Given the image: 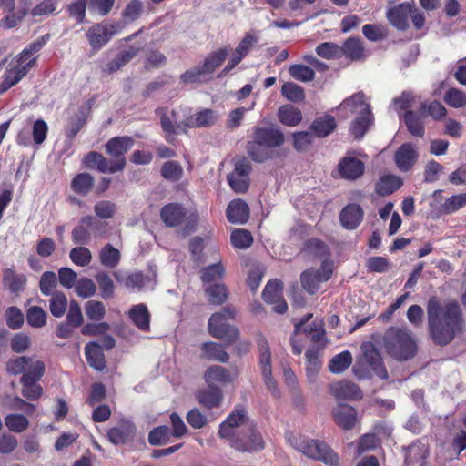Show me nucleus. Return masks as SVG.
<instances>
[{
  "instance_id": "nucleus-1",
  "label": "nucleus",
  "mask_w": 466,
  "mask_h": 466,
  "mask_svg": "<svg viewBox=\"0 0 466 466\" xmlns=\"http://www.w3.org/2000/svg\"><path fill=\"white\" fill-rule=\"evenodd\" d=\"M427 319L431 338L441 346L451 343L464 328L461 309L456 300L441 305L436 297H431L427 303Z\"/></svg>"
},
{
  "instance_id": "nucleus-2",
  "label": "nucleus",
  "mask_w": 466,
  "mask_h": 466,
  "mask_svg": "<svg viewBox=\"0 0 466 466\" xmlns=\"http://www.w3.org/2000/svg\"><path fill=\"white\" fill-rule=\"evenodd\" d=\"M386 352L397 360H408L417 353V343L412 332L406 328L390 327L383 336Z\"/></svg>"
},
{
  "instance_id": "nucleus-3",
  "label": "nucleus",
  "mask_w": 466,
  "mask_h": 466,
  "mask_svg": "<svg viewBox=\"0 0 466 466\" xmlns=\"http://www.w3.org/2000/svg\"><path fill=\"white\" fill-rule=\"evenodd\" d=\"M286 440L291 447L308 458L330 466H336L339 463L338 455L325 442L309 439L297 432H288Z\"/></svg>"
},
{
  "instance_id": "nucleus-4",
  "label": "nucleus",
  "mask_w": 466,
  "mask_h": 466,
  "mask_svg": "<svg viewBox=\"0 0 466 466\" xmlns=\"http://www.w3.org/2000/svg\"><path fill=\"white\" fill-rule=\"evenodd\" d=\"M236 310L233 308H223L219 312L214 313L208 320V331L217 339H223L228 345L234 343L238 338L237 328L227 323L234 319Z\"/></svg>"
},
{
  "instance_id": "nucleus-5",
  "label": "nucleus",
  "mask_w": 466,
  "mask_h": 466,
  "mask_svg": "<svg viewBox=\"0 0 466 466\" xmlns=\"http://www.w3.org/2000/svg\"><path fill=\"white\" fill-rule=\"evenodd\" d=\"M125 27L121 21L102 22L93 25L86 31V38L94 50H100Z\"/></svg>"
},
{
  "instance_id": "nucleus-6",
  "label": "nucleus",
  "mask_w": 466,
  "mask_h": 466,
  "mask_svg": "<svg viewBox=\"0 0 466 466\" xmlns=\"http://www.w3.org/2000/svg\"><path fill=\"white\" fill-rule=\"evenodd\" d=\"M238 434V436L228 441V444L234 450L251 453L265 448L262 435L254 424L247 425L246 429H242Z\"/></svg>"
},
{
  "instance_id": "nucleus-7",
  "label": "nucleus",
  "mask_w": 466,
  "mask_h": 466,
  "mask_svg": "<svg viewBox=\"0 0 466 466\" xmlns=\"http://www.w3.org/2000/svg\"><path fill=\"white\" fill-rule=\"evenodd\" d=\"M10 374L17 375L23 373L22 377L28 379H41L45 373V364L38 358L33 356H21L10 360L6 367Z\"/></svg>"
},
{
  "instance_id": "nucleus-8",
  "label": "nucleus",
  "mask_w": 466,
  "mask_h": 466,
  "mask_svg": "<svg viewBox=\"0 0 466 466\" xmlns=\"http://www.w3.org/2000/svg\"><path fill=\"white\" fill-rule=\"evenodd\" d=\"M257 344L259 351L258 363L265 385L275 398H279V391L278 390L277 382L272 377L271 352L269 345L266 338L260 334L257 337Z\"/></svg>"
},
{
  "instance_id": "nucleus-9",
  "label": "nucleus",
  "mask_w": 466,
  "mask_h": 466,
  "mask_svg": "<svg viewBox=\"0 0 466 466\" xmlns=\"http://www.w3.org/2000/svg\"><path fill=\"white\" fill-rule=\"evenodd\" d=\"M252 424L247 410L243 408H236L219 425L218 435L228 442L238 436L242 429H246L247 425Z\"/></svg>"
},
{
  "instance_id": "nucleus-10",
  "label": "nucleus",
  "mask_w": 466,
  "mask_h": 466,
  "mask_svg": "<svg viewBox=\"0 0 466 466\" xmlns=\"http://www.w3.org/2000/svg\"><path fill=\"white\" fill-rule=\"evenodd\" d=\"M233 162L234 169L227 176V180L232 190L242 194L249 187L251 166L245 157H236Z\"/></svg>"
},
{
  "instance_id": "nucleus-11",
  "label": "nucleus",
  "mask_w": 466,
  "mask_h": 466,
  "mask_svg": "<svg viewBox=\"0 0 466 466\" xmlns=\"http://www.w3.org/2000/svg\"><path fill=\"white\" fill-rule=\"evenodd\" d=\"M332 272V263L330 261H324L319 268H309L302 272L300 276L302 287L309 294H314L319 289L321 283L326 282L330 279Z\"/></svg>"
},
{
  "instance_id": "nucleus-12",
  "label": "nucleus",
  "mask_w": 466,
  "mask_h": 466,
  "mask_svg": "<svg viewBox=\"0 0 466 466\" xmlns=\"http://www.w3.org/2000/svg\"><path fill=\"white\" fill-rule=\"evenodd\" d=\"M362 361L381 380L388 379V372L383 365L381 356L375 345L371 342H364L360 346Z\"/></svg>"
},
{
  "instance_id": "nucleus-13",
  "label": "nucleus",
  "mask_w": 466,
  "mask_h": 466,
  "mask_svg": "<svg viewBox=\"0 0 466 466\" xmlns=\"http://www.w3.org/2000/svg\"><path fill=\"white\" fill-rule=\"evenodd\" d=\"M35 59H31L29 63L22 64L18 59L12 60L5 73L4 80L0 85V94L5 93L9 88L16 85L34 66Z\"/></svg>"
},
{
  "instance_id": "nucleus-14",
  "label": "nucleus",
  "mask_w": 466,
  "mask_h": 466,
  "mask_svg": "<svg viewBox=\"0 0 466 466\" xmlns=\"http://www.w3.org/2000/svg\"><path fill=\"white\" fill-rule=\"evenodd\" d=\"M84 163L88 168H96L101 173H116L122 171L127 160L119 159L108 162L102 154L91 151L84 158Z\"/></svg>"
},
{
  "instance_id": "nucleus-15",
  "label": "nucleus",
  "mask_w": 466,
  "mask_h": 466,
  "mask_svg": "<svg viewBox=\"0 0 466 466\" xmlns=\"http://www.w3.org/2000/svg\"><path fill=\"white\" fill-rule=\"evenodd\" d=\"M413 4V2H405L389 7L386 12L389 23L398 30H407L409 27L408 18L412 12Z\"/></svg>"
},
{
  "instance_id": "nucleus-16",
  "label": "nucleus",
  "mask_w": 466,
  "mask_h": 466,
  "mask_svg": "<svg viewBox=\"0 0 466 466\" xmlns=\"http://www.w3.org/2000/svg\"><path fill=\"white\" fill-rule=\"evenodd\" d=\"M281 282L275 279L267 284L262 293L264 300L274 305L272 309L277 313H284L288 309L286 301L281 297Z\"/></svg>"
},
{
  "instance_id": "nucleus-17",
  "label": "nucleus",
  "mask_w": 466,
  "mask_h": 466,
  "mask_svg": "<svg viewBox=\"0 0 466 466\" xmlns=\"http://www.w3.org/2000/svg\"><path fill=\"white\" fill-rule=\"evenodd\" d=\"M417 159L416 147L410 143H404L395 152L394 160L400 171H409L415 165Z\"/></svg>"
},
{
  "instance_id": "nucleus-18",
  "label": "nucleus",
  "mask_w": 466,
  "mask_h": 466,
  "mask_svg": "<svg viewBox=\"0 0 466 466\" xmlns=\"http://www.w3.org/2000/svg\"><path fill=\"white\" fill-rule=\"evenodd\" d=\"M135 141L131 137H115L105 145L106 152L114 157L116 160H126L125 155L134 146Z\"/></svg>"
},
{
  "instance_id": "nucleus-19",
  "label": "nucleus",
  "mask_w": 466,
  "mask_h": 466,
  "mask_svg": "<svg viewBox=\"0 0 466 466\" xmlns=\"http://www.w3.org/2000/svg\"><path fill=\"white\" fill-rule=\"evenodd\" d=\"M186 208L177 203H170L164 206L160 210V217L167 227H177L181 225L187 218Z\"/></svg>"
},
{
  "instance_id": "nucleus-20",
  "label": "nucleus",
  "mask_w": 466,
  "mask_h": 466,
  "mask_svg": "<svg viewBox=\"0 0 466 466\" xmlns=\"http://www.w3.org/2000/svg\"><path fill=\"white\" fill-rule=\"evenodd\" d=\"M340 176L348 180H356L364 173V164L361 160L350 157H344L339 163Z\"/></svg>"
},
{
  "instance_id": "nucleus-21",
  "label": "nucleus",
  "mask_w": 466,
  "mask_h": 466,
  "mask_svg": "<svg viewBox=\"0 0 466 466\" xmlns=\"http://www.w3.org/2000/svg\"><path fill=\"white\" fill-rule=\"evenodd\" d=\"M339 110H349L351 115H371L370 105L367 103L362 92H358L345 99L338 107Z\"/></svg>"
},
{
  "instance_id": "nucleus-22",
  "label": "nucleus",
  "mask_w": 466,
  "mask_h": 466,
  "mask_svg": "<svg viewBox=\"0 0 466 466\" xmlns=\"http://www.w3.org/2000/svg\"><path fill=\"white\" fill-rule=\"evenodd\" d=\"M253 139L268 148L277 147L284 143V135L279 129L257 127Z\"/></svg>"
},
{
  "instance_id": "nucleus-23",
  "label": "nucleus",
  "mask_w": 466,
  "mask_h": 466,
  "mask_svg": "<svg viewBox=\"0 0 466 466\" xmlns=\"http://www.w3.org/2000/svg\"><path fill=\"white\" fill-rule=\"evenodd\" d=\"M331 393L341 400H358L362 397L361 390L353 382L340 380L330 385Z\"/></svg>"
},
{
  "instance_id": "nucleus-24",
  "label": "nucleus",
  "mask_w": 466,
  "mask_h": 466,
  "mask_svg": "<svg viewBox=\"0 0 466 466\" xmlns=\"http://www.w3.org/2000/svg\"><path fill=\"white\" fill-rule=\"evenodd\" d=\"M226 216L230 223L244 224L249 218V208L241 199L232 200L226 209Z\"/></svg>"
},
{
  "instance_id": "nucleus-25",
  "label": "nucleus",
  "mask_w": 466,
  "mask_h": 466,
  "mask_svg": "<svg viewBox=\"0 0 466 466\" xmlns=\"http://www.w3.org/2000/svg\"><path fill=\"white\" fill-rule=\"evenodd\" d=\"M405 451V466H415L416 464H424V461L428 456V446L421 441L413 442L404 449Z\"/></svg>"
},
{
  "instance_id": "nucleus-26",
  "label": "nucleus",
  "mask_w": 466,
  "mask_h": 466,
  "mask_svg": "<svg viewBox=\"0 0 466 466\" xmlns=\"http://www.w3.org/2000/svg\"><path fill=\"white\" fill-rule=\"evenodd\" d=\"M363 218V210L357 204L346 206L340 212L339 220L343 228L347 229L356 228Z\"/></svg>"
},
{
  "instance_id": "nucleus-27",
  "label": "nucleus",
  "mask_w": 466,
  "mask_h": 466,
  "mask_svg": "<svg viewBox=\"0 0 466 466\" xmlns=\"http://www.w3.org/2000/svg\"><path fill=\"white\" fill-rule=\"evenodd\" d=\"M341 56H345L351 61L364 60L368 56V53L363 46L360 39L357 37L348 38L342 46H340Z\"/></svg>"
},
{
  "instance_id": "nucleus-28",
  "label": "nucleus",
  "mask_w": 466,
  "mask_h": 466,
  "mask_svg": "<svg viewBox=\"0 0 466 466\" xmlns=\"http://www.w3.org/2000/svg\"><path fill=\"white\" fill-rule=\"evenodd\" d=\"M333 416L339 427L350 430L355 425L357 413L351 406L340 404L334 408Z\"/></svg>"
},
{
  "instance_id": "nucleus-29",
  "label": "nucleus",
  "mask_w": 466,
  "mask_h": 466,
  "mask_svg": "<svg viewBox=\"0 0 466 466\" xmlns=\"http://www.w3.org/2000/svg\"><path fill=\"white\" fill-rule=\"evenodd\" d=\"M133 324L141 331H148L150 328V313L145 304L134 305L128 311Z\"/></svg>"
},
{
  "instance_id": "nucleus-30",
  "label": "nucleus",
  "mask_w": 466,
  "mask_h": 466,
  "mask_svg": "<svg viewBox=\"0 0 466 466\" xmlns=\"http://www.w3.org/2000/svg\"><path fill=\"white\" fill-rule=\"evenodd\" d=\"M197 399L208 409L218 408L223 400V393L219 388L209 386L207 390H199Z\"/></svg>"
},
{
  "instance_id": "nucleus-31",
  "label": "nucleus",
  "mask_w": 466,
  "mask_h": 466,
  "mask_svg": "<svg viewBox=\"0 0 466 466\" xmlns=\"http://www.w3.org/2000/svg\"><path fill=\"white\" fill-rule=\"evenodd\" d=\"M85 354L88 364L96 370L106 367L105 356L101 347L96 342H89L85 347Z\"/></svg>"
},
{
  "instance_id": "nucleus-32",
  "label": "nucleus",
  "mask_w": 466,
  "mask_h": 466,
  "mask_svg": "<svg viewBox=\"0 0 466 466\" xmlns=\"http://www.w3.org/2000/svg\"><path fill=\"white\" fill-rule=\"evenodd\" d=\"M217 120L216 113L211 109H204L195 116L187 117L184 121L187 127H204L215 124Z\"/></svg>"
},
{
  "instance_id": "nucleus-33",
  "label": "nucleus",
  "mask_w": 466,
  "mask_h": 466,
  "mask_svg": "<svg viewBox=\"0 0 466 466\" xmlns=\"http://www.w3.org/2000/svg\"><path fill=\"white\" fill-rule=\"evenodd\" d=\"M138 51V47H128L127 50H124L116 56L112 61L107 63L104 70L108 73H113L119 70L122 66L133 59L137 55Z\"/></svg>"
},
{
  "instance_id": "nucleus-34",
  "label": "nucleus",
  "mask_w": 466,
  "mask_h": 466,
  "mask_svg": "<svg viewBox=\"0 0 466 466\" xmlns=\"http://www.w3.org/2000/svg\"><path fill=\"white\" fill-rule=\"evenodd\" d=\"M402 186V180L400 177L393 175H384L380 177L377 185L376 192L380 196H387Z\"/></svg>"
},
{
  "instance_id": "nucleus-35",
  "label": "nucleus",
  "mask_w": 466,
  "mask_h": 466,
  "mask_svg": "<svg viewBox=\"0 0 466 466\" xmlns=\"http://www.w3.org/2000/svg\"><path fill=\"white\" fill-rule=\"evenodd\" d=\"M205 380L208 386L215 383H227L232 380L229 371L218 365L209 367L205 372Z\"/></svg>"
},
{
  "instance_id": "nucleus-36",
  "label": "nucleus",
  "mask_w": 466,
  "mask_h": 466,
  "mask_svg": "<svg viewBox=\"0 0 466 466\" xmlns=\"http://www.w3.org/2000/svg\"><path fill=\"white\" fill-rule=\"evenodd\" d=\"M228 55V49L227 47L220 48L209 54L206 57L204 64L200 66L204 74H212L215 69L224 62Z\"/></svg>"
},
{
  "instance_id": "nucleus-37",
  "label": "nucleus",
  "mask_w": 466,
  "mask_h": 466,
  "mask_svg": "<svg viewBox=\"0 0 466 466\" xmlns=\"http://www.w3.org/2000/svg\"><path fill=\"white\" fill-rule=\"evenodd\" d=\"M201 350L203 357L208 360L226 363L229 359L228 354L224 350L223 347L215 342L203 343Z\"/></svg>"
},
{
  "instance_id": "nucleus-38",
  "label": "nucleus",
  "mask_w": 466,
  "mask_h": 466,
  "mask_svg": "<svg viewBox=\"0 0 466 466\" xmlns=\"http://www.w3.org/2000/svg\"><path fill=\"white\" fill-rule=\"evenodd\" d=\"M335 118L329 115L316 118L311 124V129L319 137H327L335 129Z\"/></svg>"
},
{
  "instance_id": "nucleus-39",
  "label": "nucleus",
  "mask_w": 466,
  "mask_h": 466,
  "mask_svg": "<svg viewBox=\"0 0 466 466\" xmlns=\"http://www.w3.org/2000/svg\"><path fill=\"white\" fill-rule=\"evenodd\" d=\"M40 379H28L27 377H22L20 383L22 384V395L29 400H38L42 393V387L36 382Z\"/></svg>"
},
{
  "instance_id": "nucleus-40",
  "label": "nucleus",
  "mask_w": 466,
  "mask_h": 466,
  "mask_svg": "<svg viewBox=\"0 0 466 466\" xmlns=\"http://www.w3.org/2000/svg\"><path fill=\"white\" fill-rule=\"evenodd\" d=\"M279 121L289 127L297 126L302 119L301 112L290 105L282 106L279 109Z\"/></svg>"
},
{
  "instance_id": "nucleus-41",
  "label": "nucleus",
  "mask_w": 466,
  "mask_h": 466,
  "mask_svg": "<svg viewBox=\"0 0 466 466\" xmlns=\"http://www.w3.org/2000/svg\"><path fill=\"white\" fill-rule=\"evenodd\" d=\"M94 186V177L88 173H80L76 175L72 182L71 188L74 192L86 196Z\"/></svg>"
},
{
  "instance_id": "nucleus-42",
  "label": "nucleus",
  "mask_w": 466,
  "mask_h": 466,
  "mask_svg": "<svg viewBox=\"0 0 466 466\" xmlns=\"http://www.w3.org/2000/svg\"><path fill=\"white\" fill-rule=\"evenodd\" d=\"M7 429L15 433H21L29 428V420L23 414L12 413L5 418Z\"/></svg>"
},
{
  "instance_id": "nucleus-43",
  "label": "nucleus",
  "mask_w": 466,
  "mask_h": 466,
  "mask_svg": "<svg viewBox=\"0 0 466 466\" xmlns=\"http://www.w3.org/2000/svg\"><path fill=\"white\" fill-rule=\"evenodd\" d=\"M26 277L23 274H16L12 269H5L4 272V282L14 293H19L25 289Z\"/></svg>"
},
{
  "instance_id": "nucleus-44",
  "label": "nucleus",
  "mask_w": 466,
  "mask_h": 466,
  "mask_svg": "<svg viewBox=\"0 0 466 466\" xmlns=\"http://www.w3.org/2000/svg\"><path fill=\"white\" fill-rule=\"evenodd\" d=\"M99 259L103 266L109 268H114L119 263L120 252L111 244H106L100 250Z\"/></svg>"
},
{
  "instance_id": "nucleus-45",
  "label": "nucleus",
  "mask_w": 466,
  "mask_h": 466,
  "mask_svg": "<svg viewBox=\"0 0 466 466\" xmlns=\"http://www.w3.org/2000/svg\"><path fill=\"white\" fill-rule=\"evenodd\" d=\"M247 151L248 156L258 163H262L271 157L269 148L254 139L247 144Z\"/></svg>"
},
{
  "instance_id": "nucleus-46",
  "label": "nucleus",
  "mask_w": 466,
  "mask_h": 466,
  "mask_svg": "<svg viewBox=\"0 0 466 466\" xmlns=\"http://www.w3.org/2000/svg\"><path fill=\"white\" fill-rule=\"evenodd\" d=\"M352 362V356L350 351L346 350L335 355L329 363L330 372L339 374L348 369Z\"/></svg>"
},
{
  "instance_id": "nucleus-47",
  "label": "nucleus",
  "mask_w": 466,
  "mask_h": 466,
  "mask_svg": "<svg viewBox=\"0 0 466 466\" xmlns=\"http://www.w3.org/2000/svg\"><path fill=\"white\" fill-rule=\"evenodd\" d=\"M307 360L306 372L307 377L310 381H313L321 367V361L319 358L318 352L314 350H309L305 353Z\"/></svg>"
},
{
  "instance_id": "nucleus-48",
  "label": "nucleus",
  "mask_w": 466,
  "mask_h": 466,
  "mask_svg": "<svg viewBox=\"0 0 466 466\" xmlns=\"http://www.w3.org/2000/svg\"><path fill=\"white\" fill-rule=\"evenodd\" d=\"M49 308L54 317H62L67 308V299L66 295L61 291L54 292L51 296Z\"/></svg>"
},
{
  "instance_id": "nucleus-49",
  "label": "nucleus",
  "mask_w": 466,
  "mask_h": 466,
  "mask_svg": "<svg viewBox=\"0 0 466 466\" xmlns=\"http://www.w3.org/2000/svg\"><path fill=\"white\" fill-rule=\"evenodd\" d=\"M58 279L55 272L46 271L41 275L39 289L44 296H52L57 287Z\"/></svg>"
},
{
  "instance_id": "nucleus-50",
  "label": "nucleus",
  "mask_w": 466,
  "mask_h": 466,
  "mask_svg": "<svg viewBox=\"0 0 466 466\" xmlns=\"http://www.w3.org/2000/svg\"><path fill=\"white\" fill-rule=\"evenodd\" d=\"M289 73L294 79L304 83L310 82L315 77L314 70L301 64L291 65Z\"/></svg>"
},
{
  "instance_id": "nucleus-51",
  "label": "nucleus",
  "mask_w": 466,
  "mask_h": 466,
  "mask_svg": "<svg viewBox=\"0 0 466 466\" xmlns=\"http://www.w3.org/2000/svg\"><path fill=\"white\" fill-rule=\"evenodd\" d=\"M281 94L289 101L294 103L300 102L305 98L304 89L293 82H287L283 84L281 87Z\"/></svg>"
},
{
  "instance_id": "nucleus-52",
  "label": "nucleus",
  "mask_w": 466,
  "mask_h": 466,
  "mask_svg": "<svg viewBox=\"0 0 466 466\" xmlns=\"http://www.w3.org/2000/svg\"><path fill=\"white\" fill-rule=\"evenodd\" d=\"M46 313L39 306L30 307L26 311L27 323L34 328H42L46 324Z\"/></svg>"
},
{
  "instance_id": "nucleus-53",
  "label": "nucleus",
  "mask_w": 466,
  "mask_h": 466,
  "mask_svg": "<svg viewBox=\"0 0 466 466\" xmlns=\"http://www.w3.org/2000/svg\"><path fill=\"white\" fill-rule=\"evenodd\" d=\"M69 258L75 265L86 267L91 262L92 253L86 247H76L70 250Z\"/></svg>"
},
{
  "instance_id": "nucleus-54",
  "label": "nucleus",
  "mask_w": 466,
  "mask_h": 466,
  "mask_svg": "<svg viewBox=\"0 0 466 466\" xmlns=\"http://www.w3.org/2000/svg\"><path fill=\"white\" fill-rule=\"evenodd\" d=\"M404 122L409 131L416 137H422L424 127L421 118L412 111H407L404 115Z\"/></svg>"
},
{
  "instance_id": "nucleus-55",
  "label": "nucleus",
  "mask_w": 466,
  "mask_h": 466,
  "mask_svg": "<svg viewBox=\"0 0 466 466\" xmlns=\"http://www.w3.org/2000/svg\"><path fill=\"white\" fill-rule=\"evenodd\" d=\"M231 243L237 248H248L253 242V238L249 231L246 229H235L231 233Z\"/></svg>"
},
{
  "instance_id": "nucleus-56",
  "label": "nucleus",
  "mask_w": 466,
  "mask_h": 466,
  "mask_svg": "<svg viewBox=\"0 0 466 466\" xmlns=\"http://www.w3.org/2000/svg\"><path fill=\"white\" fill-rule=\"evenodd\" d=\"M316 53L325 59H333L341 56L340 46L332 42L321 43L316 47Z\"/></svg>"
},
{
  "instance_id": "nucleus-57",
  "label": "nucleus",
  "mask_w": 466,
  "mask_h": 466,
  "mask_svg": "<svg viewBox=\"0 0 466 466\" xmlns=\"http://www.w3.org/2000/svg\"><path fill=\"white\" fill-rule=\"evenodd\" d=\"M370 122L371 115H359L351 123V135L357 139L361 138L367 131Z\"/></svg>"
},
{
  "instance_id": "nucleus-58",
  "label": "nucleus",
  "mask_w": 466,
  "mask_h": 466,
  "mask_svg": "<svg viewBox=\"0 0 466 466\" xmlns=\"http://www.w3.org/2000/svg\"><path fill=\"white\" fill-rule=\"evenodd\" d=\"M95 279L101 290V297L103 299H108L113 296L115 285L107 273L99 272L95 276Z\"/></svg>"
},
{
  "instance_id": "nucleus-59",
  "label": "nucleus",
  "mask_w": 466,
  "mask_h": 466,
  "mask_svg": "<svg viewBox=\"0 0 466 466\" xmlns=\"http://www.w3.org/2000/svg\"><path fill=\"white\" fill-rule=\"evenodd\" d=\"M85 311L91 320H101L106 315L105 305L98 300H89L85 304Z\"/></svg>"
},
{
  "instance_id": "nucleus-60",
  "label": "nucleus",
  "mask_w": 466,
  "mask_h": 466,
  "mask_svg": "<svg viewBox=\"0 0 466 466\" xmlns=\"http://www.w3.org/2000/svg\"><path fill=\"white\" fill-rule=\"evenodd\" d=\"M116 211V205L114 202L109 200H101L98 201L94 206L95 214L102 218V219H110L112 218Z\"/></svg>"
},
{
  "instance_id": "nucleus-61",
  "label": "nucleus",
  "mask_w": 466,
  "mask_h": 466,
  "mask_svg": "<svg viewBox=\"0 0 466 466\" xmlns=\"http://www.w3.org/2000/svg\"><path fill=\"white\" fill-rule=\"evenodd\" d=\"M170 435L167 426H159L149 432L148 442L154 446L163 445L168 441Z\"/></svg>"
},
{
  "instance_id": "nucleus-62",
  "label": "nucleus",
  "mask_w": 466,
  "mask_h": 466,
  "mask_svg": "<svg viewBox=\"0 0 466 466\" xmlns=\"http://www.w3.org/2000/svg\"><path fill=\"white\" fill-rule=\"evenodd\" d=\"M142 10H143V5H142L141 1H139V0L130 1L122 13V15L124 18L123 22L125 23V25L127 23H131V22H134L135 20H137L140 16Z\"/></svg>"
},
{
  "instance_id": "nucleus-63",
  "label": "nucleus",
  "mask_w": 466,
  "mask_h": 466,
  "mask_svg": "<svg viewBox=\"0 0 466 466\" xmlns=\"http://www.w3.org/2000/svg\"><path fill=\"white\" fill-rule=\"evenodd\" d=\"M161 174L166 179L177 181L183 175V169L177 162L167 161L164 163L161 168Z\"/></svg>"
},
{
  "instance_id": "nucleus-64",
  "label": "nucleus",
  "mask_w": 466,
  "mask_h": 466,
  "mask_svg": "<svg viewBox=\"0 0 466 466\" xmlns=\"http://www.w3.org/2000/svg\"><path fill=\"white\" fill-rule=\"evenodd\" d=\"M466 205V194H459L447 198L442 205L443 212L451 214Z\"/></svg>"
}]
</instances>
